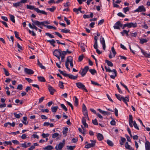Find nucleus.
Returning a JSON list of instances; mask_svg holds the SVG:
<instances>
[{"label": "nucleus", "instance_id": "obj_11", "mask_svg": "<svg viewBox=\"0 0 150 150\" xmlns=\"http://www.w3.org/2000/svg\"><path fill=\"white\" fill-rule=\"evenodd\" d=\"M34 10L35 11L38 13H40L43 14L47 15V13L44 11H41L38 8H36Z\"/></svg>", "mask_w": 150, "mask_h": 150}, {"label": "nucleus", "instance_id": "obj_50", "mask_svg": "<svg viewBox=\"0 0 150 150\" xmlns=\"http://www.w3.org/2000/svg\"><path fill=\"white\" fill-rule=\"evenodd\" d=\"M46 35L48 36L50 38H54V36L49 33H45Z\"/></svg>", "mask_w": 150, "mask_h": 150}, {"label": "nucleus", "instance_id": "obj_13", "mask_svg": "<svg viewBox=\"0 0 150 150\" xmlns=\"http://www.w3.org/2000/svg\"><path fill=\"white\" fill-rule=\"evenodd\" d=\"M145 147L146 150H150V143L146 141L145 143Z\"/></svg>", "mask_w": 150, "mask_h": 150}, {"label": "nucleus", "instance_id": "obj_59", "mask_svg": "<svg viewBox=\"0 0 150 150\" xmlns=\"http://www.w3.org/2000/svg\"><path fill=\"white\" fill-rule=\"evenodd\" d=\"M105 68L106 71L108 72H111L112 70H111V69H110V68L109 67H107L105 66Z\"/></svg>", "mask_w": 150, "mask_h": 150}, {"label": "nucleus", "instance_id": "obj_32", "mask_svg": "<svg viewBox=\"0 0 150 150\" xmlns=\"http://www.w3.org/2000/svg\"><path fill=\"white\" fill-rule=\"evenodd\" d=\"M14 34L15 35V37L16 38H17L19 40H22L18 36H19L18 33L16 31H15L14 32Z\"/></svg>", "mask_w": 150, "mask_h": 150}, {"label": "nucleus", "instance_id": "obj_23", "mask_svg": "<svg viewBox=\"0 0 150 150\" xmlns=\"http://www.w3.org/2000/svg\"><path fill=\"white\" fill-rule=\"evenodd\" d=\"M58 108V106H56L52 107L51 109L52 112H55L57 111Z\"/></svg>", "mask_w": 150, "mask_h": 150}, {"label": "nucleus", "instance_id": "obj_33", "mask_svg": "<svg viewBox=\"0 0 150 150\" xmlns=\"http://www.w3.org/2000/svg\"><path fill=\"white\" fill-rule=\"evenodd\" d=\"M115 96H116L117 98L119 100L121 101L122 100V96H121L120 95H118L117 94H115Z\"/></svg>", "mask_w": 150, "mask_h": 150}, {"label": "nucleus", "instance_id": "obj_16", "mask_svg": "<svg viewBox=\"0 0 150 150\" xmlns=\"http://www.w3.org/2000/svg\"><path fill=\"white\" fill-rule=\"evenodd\" d=\"M128 28H129L132 27L133 28H135L137 27V23H128Z\"/></svg>", "mask_w": 150, "mask_h": 150}, {"label": "nucleus", "instance_id": "obj_8", "mask_svg": "<svg viewBox=\"0 0 150 150\" xmlns=\"http://www.w3.org/2000/svg\"><path fill=\"white\" fill-rule=\"evenodd\" d=\"M48 89L51 95H53L54 93L56 91L50 85L48 86Z\"/></svg>", "mask_w": 150, "mask_h": 150}, {"label": "nucleus", "instance_id": "obj_56", "mask_svg": "<svg viewBox=\"0 0 150 150\" xmlns=\"http://www.w3.org/2000/svg\"><path fill=\"white\" fill-rule=\"evenodd\" d=\"M3 70H4V74L5 75H9V73L8 71L5 68H3Z\"/></svg>", "mask_w": 150, "mask_h": 150}, {"label": "nucleus", "instance_id": "obj_27", "mask_svg": "<svg viewBox=\"0 0 150 150\" xmlns=\"http://www.w3.org/2000/svg\"><path fill=\"white\" fill-rule=\"evenodd\" d=\"M105 62L107 63L108 66L110 67H112L113 66V64L110 61L106 59L105 60Z\"/></svg>", "mask_w": 150, "mask_h": 150}, {"label": "nucleus", "instance_id": "obj_10", "mask_svg": "<svg viewBox=\"0 0 150 150\" xmlns=\"http://www.w3.org/2000/svg\"><path fill=\"white\" fill-rule=\"evenodd\" d=\"M61 52L62 51L60 49H59V50L56 49L54 51L53 53V54L56 57L59 55H61Z\"/></svg>", "mask_w": 150, "mask_h": 150}, {"label": "nucleus", "instance_id": "obj_9", "mask_svg": "<svg viewBox=\"0 0 150 150\" xmlns=\"http://www.w3.org/2000/svg\"><path fill=\"white\" fill-rule=\"evenodd\" d=\"M24 71L27 74H32L34 73V72L32 70L26 68L24 69Z\"/></svg>", "mask_w": 150, "mask_h": 150}, {"label": "nucleus", "instance_id": "obj_45", "mask_svg": "<svg viewBox=\"0 0 150 150\" xmlns=\"http://www.w3.org/2000/svg\"><path fill=\"white\" fill-rule=\"evenodd\" d=\"M61 107L62 109L64 110L65 111H67V109L65 106V105L63 104H61Z\"/></svg>", "mask_w": 150, "mask_h": 150}, {"label": "nucleus", "instance_id": "obj_19", "mask_svg": "<svg viewBox=\"0 0 150 150\" xmlns=\"http://www.w3.org/2000/svg\"><path fill=\"white\" fill-rule=\"evenodd\" d=\"M54 149L53 147L51 146L48 145L44 148V149L47 150H51Z\"/></svg>", "mask_w": 150, "mask_h": 150}, {"label": "nucleus", "instance_id": "obj_6", "mask_svg": "<svg viewBox=\"0 0 150 150\" xmlns=\"http://www.w3.org/2000/svg\"><path fill=\"white\" fill-rule=\"evenodd\" d=\"M76 85L78 88L83 90L86 92H88L87 90L85 88V86L81 82L76 83Z\"/></svg>", "mask_w": 150, "mask_h": 150}, {"label": "nucleus", "instance_id": "obj_30", "mask_svg": "<svg viewBox=\"0 0 150 150\" xmlns=\"http://www.w3.org/2000/svg\"><path fill=\"white\" fill-rule=\"evenodd\" d=\"M121 34L122 35V36H124V34H126V36H128V33H127V30H124L122 32H121Z\"/></svg>", "mask_w": 150, "mask_h": 150}, {"label": "nucleus", "instance_id": "obj_29", "mask_svg": "<svg viewBox=\"0 0 150 150\" xmlns=\"http://www.w3.org/2000/svg\"><path fill=\"white\" fill-rule=\"evenodd\" d=\"M73 62V57L71 56L68 57L67 59V61L66 62Z\"/></svg>", "mask_w": 150, "mask_h": 150}, {"label": "nucleus", "instance_id": "obj_14", "mask_svg": "<svg viewBox=\"0 0 150 150\" xmlns=\"http://www.w3.org/2000/svg\"><path fill=\"white\" fill-rule=\"evenodd\" d=\"M129 97H123L122 98V100L126 104V105L127 106L128 105V104H127V102L129 101Z\"/></svg>", "mask_w": 150, "mask_h": 150}, {"label": "nucleus", "instance_id": "obj_60", "mask_svg": "<svg viewBox=\"0 0 150 150\" xmlns=\"http://www.w3.org/2000/svg\"><path fill=\"white\" fill-rule=\"evenodd\" d=\"M100 42L102 45L105 44V40L103 38H102L100 40Z\"/></svg>", "mask_w": 150, "mask_h": 150}, {"label": "nucleus", "instance_id": "obj_63", "mask_svg": "<svg viewBox=\"0 0 150 150\" xmlns=\"http://www.w3.org/2000/svg\"><path fill=\"white\" fill-rule=\"evenodd\" d=\"M22 139H25L27 138V135L25 134H23L21 137Z\"/></svg>", "mask_w": 150, "mask_h": 150}, {"label": "nucleus", "instance_id": "obj_52", "mask_svg": "<svg viewBox=\"0 0 150 150\" xmlns=\"http://www.w3.org/2000/svg\"><path fill=\"white\" fill-rule=\"evenodd\" d=\"M49 135H50V134L48 133H47L46 134H45V133H43L42 134V136L44 138L48 137L49 136Z\"/></svg>", "mask_w": 150, "mask_h": 150}, {"label": "nucleus", "instance_id": "obj_48", "mask_svg": "<svg viewBox=\"0 0 150 150\" xmlns=\"http://www.w3.org/2000/svg\"><path fill=\"white\" fill-rule=\"evenodd\" d=\"M20 145L21 146L24 148H26L28 147V146H26V142H25L23 144H21Z\"/></svg>", "mask_w": 150, "mask_h": 150}, {"label": "nucleus", "instance_id": "obj_53", "mask_svg": "<svg viewBox=\"0 0 150 150\" xmlns=\"http://www.w3.org/2000/svg\"><path fill=\"white\" fill-rule=\"evenodd\" d=\"M17 89L22 90L23 89V86L22 84H19L18 86Z\"/></svg>", "mask_w": 150, "mask_h": 150}, {"label": "nucleus", "instance_id": "obj_43", "mask_svg": "<svg viewBox=\"0 0 150 150\" xmlns=\"http://www.w3.org/2000/svg\"><path fill=\"white\" fill-rule=\"evenodd\" d=\"M68 130V128L67 127H65L63 131V133L65 135V136H66L67 131Z\"/></svg>", "mask_w": 150, "mask_h": 150}, {"label": "nucleus", "instance_id": "obj_25", "mask_svg": "<svg viewBox=\"0 0 150 150\" xmlns=\"http://www.w3.org/2000/svg\"><path fill=\"white\" fill-rule=\"evenodd\" d=\"M107 142L108 145L110 146H112L114 145L113 143L109 139L107 140Z\"/></svg>", "mask_w": 150, "mask_h": 150}, {"label": "nucleus", "instance_id": "obj_38", "mask_svg": "<svg viewBox=\"0 0 150 150\" xmlns=\"http://www.w3.org/2000/svg\"><path fill=\"white\" fill-rule=\"evenodd\" d=\"M10 17L11 20L13 23H15L14 16L12 15H10Z\"/></svg>", "mask_w": 150, "mask_h": 150}, {"label": "nucleus", "instance_id": "obj_15", "mask_svg": "<svg viewBox=\"0 0 150 150\" xmlns=\"http://www.w3.org/2000/svg\"><path fill=\"white\" fill-rule=\"evenodd\" d=\"M98 110L101 113L105 115H109L110 114V112L103 111L100 109H98Z\"/></svg>", "mask_w": 150, "mask_h": 150}, {"label": "nucleus", "instance_id": "obj_26", "mask_svg": "<svg viewBox=\"0 0 150 150\" xmlns=\"http://www.w3.org/2000/svg\"><path fill=\"white\" fill-rule=\"evenodd\" d=\"M66 77H68L69 78L73 79H76L77 78V76H65Z\"/></svg>", "mask_w": 150, "mask_h": 150}, {"label": "nucleus", "instance_id": "obj_3", "mask_svg": "<svg viewBox=\"0 0 150 150\" xmlns=\"http://www.w3.org/2000/svg\"><path fill=\"white\" fill-rule=\"evenodd\" d=\"M26 2L27 0H21L20 1L13 3V6L16 8L19 7H21L23 6V4L26 3Z\"/></svg>", "mask_w": 150, "mask_h": 150}, {"label": "nucleus", "instance_id": "obj_57", "mask_svg": "<svg viewBox=\"0 0 150 150\" xmlns=\"http://www.w3.org/2000/svg\"><path fill=\"white\" fill-rule=\"evenodd\" d=\"M66 54V53L65 51H63L61 52V57L63 56L65 57V55Z\"/></svg>", "mask_w": 150, "mask_h": 150}, {"label": "nucleus", "instance_id": "obj_20", "mask_svg": "<svg viewBox=\"0 0 150 150\" xmlns=\"http://www.w3.org/2000/svg\"><path fill=\"white\" fill-rule=\"evenodd\" d=\"M47 42H50L53 47L55 46L54 44L55 43V41L54 40L52 39V40H47Z\"/></svg>", "mask_w": 150, "mask_h": 150}, {"label": "nucleus", "instance_id": "obj_31", "mask_svg": "<svg viewBox=\"0 0 150 150\" xmlns=\"http://www.w3.org/2000/svg\"><path fill=\"white\" fill-rule=\"evenodd\" d=\"M37 61L38 65L39 66L41 69H45V67L43 66L42 64L40 62L38 59Z\"/></svg>", "mask_w": 150, "mask_h": 150}, {"label": "nucleus", "instance_id": "obj_47", "mask_svg": "<svg viewBox=\"0 0 150 150\" xmlns=\"http://www.w3.org/2000/svg\"><path fill=\"white\" fill-rule=\"evenodd\" d=\"M111 50L113 54V57H114L115 56V55L116 54V52L114 49V47H112L111 48Z\"/></svg>", "mask_w": 150, "mask_h": 150}, {"label": "nucleus", "instance_id": "obj_62", "mask_svg": "<svg viewBox=\"0 0 150 150\" xmlns=\"http://www.w3.org/2000/svg\"><path fill=\"white\" fill-rule=\"evenodd\" d=\"M116 87H117V88L118 89V91H119V92L120 93H122V91L121 90V89L120 88H119V86L118 85V84H117L116 85Z\"/></svg>", "mask_w": 150, "mask_h": 150}, {"label": "nucleus", "instance_id": "obj_35", "mask_svg": "<svg viewBox=\"0 0 150 150\" xmlns=\"http://www.w3.org/2000/svg\"><path fill=\"white\" fill-rule=\"evenodd\" d=\"M74 97L75 98L74 105L75 106H77L78 105V99L76 96H74Z\"/></svg>", "mask_w": 150, "mask_h": 150}, {"label": "nucleus", "instance_id": "obj_44", "mask_svg": "<svg viewBox=\"0 0 150 150\" xmlns=\"http://www.w3.org/2000/svg\"><path fill=\"white\" fill-rule=\"evenodd\" d=\"M130 8L128 7L124 8L123 9V11L125 13H126L127 11H129Z\"/></svg>", "mask_w": 150, "mask_h": 150}, {"label": "nucleus", "instance_id": "obj_39", "mask_svg": "<svg viewBox=\"0 0 150 150\" xmlns=\"http://www.w3.org/2000/svg\"><path fill=\"white\" fill-rule=\"evenodd\" d=\"M125 146L127 149H131V147L129 145L127 142H126L125 144Z\"/></svg>", "mask_w": 150, "mask_h": 150}, {"label": "nucleus", "instance_id": "obj_4", "mask_svg": "<svg viewBox=\"0 0 150 150\" xmlns=\"http://www.w3.org/2000/svg\"><path fill=\"white\" fill-rule=\"evenodd\" d=\"M65 144V140L64 139L63 140L62 142H60L59 144L57 145L55 149L56 150H62V148L64 146Z\"/></svg>", "mask_w": 150, "mask_h": 150}, {"label": "nucleus", "instance_id": "obj_37", "mask_svg": "<svg viewBox=\"0 0 150 150\" xmlns=\"http://www.w3.org/2000/svg\"><path fill=\"white\" fill-rule=\"evenodd\" d=\"M89 71L92 75H93L96 73V71L94 69H90L89 70Z\"/></svg>", "mask_w": 150, "mask_h": 150}, {"label": "nucleus", "instance_id": "obj_18", "mask_svg": "<svg viewBox=\"0 0 150 150\" xmlns=\"http://www.w3.org/2000/svg\"><path fill=\"white\" fill-rule=\"evenodd\" d=\"M141 52L143 54L145 57L148 58H150V53L147 54L146 52L144 51L142 49H141Z\"/></svg>", "mask_w": 150, "mask_h": 150}, {"label": "nucleus", "instance_id": "obj_2", "mask_svg": "<svg viewBox=\"0 0 150 150\" xmlns=\"http://www.w3.org/2000/svg\"><path fill=\"white\" fill-rule=\"evenodd\" d=\"M129 125L131 127H133L132 124L133 123V125L134 127L137 129H139L135 121L134 122L133 121L132 116L131 115H129Z\"/></svg>", "mask_w": 150, "mask_h": 150}, {"label": "nucleus", "instance_id": "obj_36", "mask_svg": "<svg viewBox=\"0 0 150 150\" xmlns=\"http://www.w3.org/2000/svg\"><path fill=\"white\" fill-rule=\"evenodd\" d=\"M59 86L60 88L64 89V87L63 85V83L62 81H59Z\"/></svg>", "mask_w": 150, "mask_h": 150}, {"label": "nucleus", "instance_id": "obj_5", "mask_svg": "<svg viewBox=\"0 0 150 150\" xmlns=\"http://www.w3.org/2000/svg\"><path fill=\"white\" fill-rule=\"evenodd\" d=\"M89 69V67L88 66H86L84 68H81L79 71V74L81 75H85Z\"/></svg>", "mask_w": 150, "mask_h": 150}, {"label": "nucleus", "instance_id": "obj_55", "mask_svg": "<svg viewBox=\"0 0 150 150\" xmlns=\"http://www.w3.org/2000/svg\"><path fill=\"white\" fill-rule=\"evenodd\" d=\"M83 58V55H81L79 56V58H78V60L79 61L81 62V61Z\"/></svg>", "mask_w": 150, "mask_h": 150}, {"label": "nucleus", "instance_id": "obj_41", "mask_svg": "<svg viewBox=\"0 0 150 150\" xmlns=\"http://www.w3.org/2000/svg\"><path fill=\"white\" fill-rule=\"evenodd\" d=\"M149 40V39L147 38V39H144L143 38H141V44H143L144 43L146 42Z\"/></svg>", "mask_w": 150, "mask_h": 150}, {"label": "nucleus", "instance_id": "obj_28", "mask_svg": "<svg viewBox=\"0 0 150 150\" xmlns=\"http://www.w3.org/2000/svg\"><path fill=\"white\" fill-rule=\"evenodd\" d=\"M27 117H23V120L22 121L23 123L25 125H27L28 123V122L27 121Z\"/></svg>", "mask_w": 150, "mask_h": 150}, {"label": "nucleus", "instance_id": "obj_61", "mask_svg": "<svg viewBox=\"0 0 150 150\" xmlns=\"http://www.w3.org/2000/svg\"><path fill=\"white\" fill-rule=\"evenodd\" d=\"M3 144H6L7 145H11L12 144L11 142L10 141H9V142L5 141L4 142Z\"/></svg>", "mask_w": 150, "mask_h": 150}, {"label": "nucleus", "instance_id": "obj_51", "mask_svg": "<svg viewBox=\"0 0 150 150\" xmlns=\"http://www.w3.org/2000/svg\"><path fill=\"white\" fill-rule=\"evenodd\" d=\"M59 72H60V74H62V75H70L69 74H66L65 71H61L60 69L59 70Z\"/></svg>", "mask_w": 150, "mask_h": 150}, {"label": "nucleus", "instance_id": "obj_40", "mask_svg": "<svg viewBox=\"0 0 150 150\" xmlns=\"http://www.w3.org/2000/svg\"><path fill=\"white\" fill-rule=\"evenodd\" d=\"M80 45V47L81 49V50L83 52H85L86 50L84 47V44L83 43H81Z\"/></svg>", "mask_w": 150, "mask_h": 150}, {"label": "nucleus", "instance_id": "obj_22", "mask_svg": "<svg viewBox=\"0 0 150 150\" xmlns=\"http://www.w3.org/2000/svg\"><path fill=\"white\" fill-rule=\"evenodd\" d=\"M94 146V144H87L86 145L85 147L86 148L88 149L91 147H93Z\"/></svg>", "mask_w": 150, "mask_h": 150}, {"label": "nucleus", "instance_id": "obj_49", "mask_svg": "<svg viewBox=\"0 0 150 150\" xmlns=\"http://www.w3.org/2000/svg\"><path fill=\"white\" fill-rule=\"evenodd\" d=\"M92 123L95 125H98V123L97 122V120L96 119H95L94 120H92Z\"/></svg>", "mask_w": 150, "mask_h": 150}, {"label": "nucleus", "instance_id": "obj_54", "mask_svg": "<svg viewBox=\"0 0 150 150\" xmlns=\"http://www.w3.org/2000/svg\"><path fill=\"white\" fill-rule=\"evenodd\" d=\"M59 134L58 133H54L52 134V137L53 138H55L56 137L58 136H59Z\"/></svg>", "mask_w": 150, "mask_h": 150}, {"label": "nucleus", "instance_id": "obj_24", "mask_svg": "<svg viewBox=\"0 0 150 150\" xmlns=\"http://www.w3.org/2000/svg\"><path fill=\"white\" fill-rule=\"evenodd\" d=\"M75 147V146H67V148L68 150H73Z\"/></svg>", "mask_w": 150, "mask_h": 150}, {"label": "nucleus", "instance_id": "obj_1", "mask_svg": "<svg viewBox=\"0 0 150 150\" xmlns=\"http://www.w3.org/2000/svg\"><path fill=\"white\" fill-rule=\"evenodd\" d=\"M33 23H34L36 25H42L46 27L47 26V24H50V22L48 21H45L42 22H40L38 21H34L33 19H31Z\"/></svg>", "mask_w": 150, "mask_h": 150}, {"label": "nucleus", "instance_id": "obj_42", "mask_svg": "<svg viewBox=\"0 0 150 150\" xmlns=\"http://www.w3.org/2000/svg\"><path fill=\"white\" fill-rule=\"evenodd\" d=\"M56 7L54 6H52L51 8H47V10H49L52 12H53L55 9Z\"/></svg>", "mask_w": 150, "mask_h": 150}, {"label": "nucleus", "instance_id": "obj_17", "mask_svg": "<svg viewBox=\"0 0 150 150\" xmlns=\"http://www.w3.org/2000/svg\"><path fill=\"white\" fill-rule=\"evenodd\" d=\"M97 137L98 139L100 141H101L103 139V135L100 133H98L97 135Z\"/></svg>", "mask_w": 150, "mask_h": 150}, {"label": "nucleus", "instance_id": "obj_21", "mask_svg": "<svg viewBox=\"0 0 150 150\" xmlns=\"http://www.w3.org/2000/svg\"><path fill=\"white\" fill-rule=\"evenodd\" d=\"M38 78L39 81L40 82H45L46 81L45 78L43 76H38Z\"/></svg>", "mask_w": 150, "mask_h": 150}, {"label": "nucleus", "instance_id": "obj_12", "mask_svg": "<svg viewBox=\"0 0 150 150\" xmlns=\"http://www.w3.org/2000/svg\"><path fill=\"white\" fill-rule=\"evenodd\" d=\"M35 25H36L34 23H32V25L30 23L29 24V26L30 28L34 29L37 30L38 29V28Z\"/></svg>", "mask_w": 150, "mask_h": 150}, {"label": "nucleus", "instance_id": "obj_7", "mask_svg": "<svg viewBox=\"0 0 150 150\" xmlns=\"http://www.w3.org/2000/svg\"><path fill=\"white\" fill-rule=\"evenodd\" d=\"M123 26V24L121 23L120 21H117L113 26V27L115 29H120V27H122Z\"/></svg>", "mask_w": 150, "mask_h": 150}, {"label": "nucleus", "instance_id": "obj_46", "mask_svg": "<svg viewBox=\"0 0 150 150\" xmlns=\"http://www.w3.org/2000/svg\"><path fill=\"white\" fill-rule=\"evenodd\" d=\"M70 30L67 29H62L61 30V32L65 33H67L69 32Z\"/></svg>", "mask_w": 150, "mask_h": 150}, {"label": "nucleus", "instance_id": "obj_64", "mask_svg": "<svg viewBox=\"0 0 150 150\" xmlns=\"http://www.w3.org/2000/svg\"><path fill=\"white\" fill-rule=\"evenodd\" d=\"M55 33L56 35L59 37V38H62V36L58 32H55Z\"/></svg>", "mask_w": 150, "mask_h": 150}, {"label": "nucleus", "instance_id": "obj_58", "mask_svg": "<svg viewBox=\"0 0 150 150\" xmlns=\"http://www.w3.org/2000/svg\"><path fill=\"white\" fill-rule=\"evenodd\" d=\"M14 115L15 117L17 118H20L21 117L20 114H17L16 112L14 113Z\"/></svg>", "mask_w": 150, "mask_h": 150}, {"label": "nucleus", "instance_id": "obj_34", "mask_svg": "<svg viewBox=\"0 0 150 150\" xmlns=\"http://www.w3.org/2000/svg\"><path fill=\"white\" fill-rule=\"evenodd\" d=\"M27 8L28 9H29L31 10L34 9H34L36 8H35L34 6L32 5H27Z\"/></svg>", "mask_w": 150, "mask_h": 150}]
</instances>
